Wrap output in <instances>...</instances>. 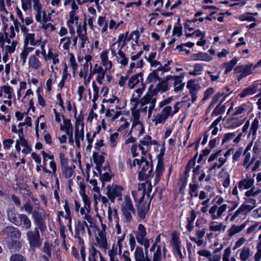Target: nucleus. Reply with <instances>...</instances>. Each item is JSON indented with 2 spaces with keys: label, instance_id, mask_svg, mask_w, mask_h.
Here are the masks:
<instances>
[{
  "label": "nucleus",
  "instance_id": "obj_1",
  "mask_svg": "<svg viewBox=\"0 0 261 261\" xmlns=\"http://www.w3.org/2000/svg\"><path fill=\"white\" fill-rule=\"evenodd\" d=\"M145 91V86L142 85V87L139 89L135 90L132 95L130 101L134 102L133 107L131 108V118L132 122L131 129L129 131V134L134 133L138 137H140L145 133V127L143 123V117L137 110V101L140 98L142 94Z\"/></svg>",
  "mask_w": 261,
  "mask_h": 261
},
{
  "label": "nucleus",
  "instance_id": "obj_2",
  "mask_svg": "<svg viewBox=\"0 0 261 261\" xmlns=\"http://www.w3.org/2000/svg\"><path fill=\"white\" fill-rule=\"evenodd\" d=\"M152 88L153 85L151 84L149 87L147 92L140 100L139 98L137 101L138 106L140 105V108H137V110L142 116H145L148 112V118L151 116L156 102L154 95L151 93Z\"/></svg>",
  "mask_w": 261,
  "mask_h": 261
},
{
  "label": "nucleus",
  "instance_id": "obj_3",
  "mask_svg": "<svg viewBox=\"0 0 261 261\" xmlns=\"http://www.w3.org/2000/svg\"><path fill=\"white\" fill-rule=\"evenodd\" d=\"M27 83L25 81H20L17 88V98L22 103L29 106L28 111H32L33 112L35 111L34 106V100L33 98L34 92L32 89H27Z\"/></svg>",
  "mask_w": 261,
  "mask_h": 261
},
{
  "label": "nucleus",
  "instance_id": "obj_4",
  "mask_svg": "<svg viewBox=\"0 0 261 261\" xmlns=\"http://www.w3.org/2000/svg\"><path fill=\"white\" fill-rule=\"evenodd\" d=\"M261 193V190L254 191V189L247 191L245 193V201L231 217L230 220H233L239 215L244 211L249 212L256 206V199L254 197Z\"/></svg>",
  "mask_w": 261,
  "mask_h": 261
},
{
  "label": "nucleus",
  "instance_id": "obj_5",
  "mask_svg": "<svg viewBox=\"0 0 261 261\" xmlns=\"http://www.w3.org/2000/svg\"><path fill=\"white\" fill-rule=\"evenodd\" d=\"M9 220L17 226L23 225L25 229H29L32 223L28 217L25 214H19L15 211H10L7 213Z\"/></svg>",
  "mask_w": 261,
  "mask_h": 261
},
{
  "label": "nucleus",
  "instance_id": "obj_6",
  "mask_svg": "<svg viewBox=\"0 0 261 261\" xmlns=\"http://www.w3.org/2000/svg\"><path fill=\"white\" fill-rule=\"evenodd\" d=\"M60 52L52 45L50 44L47 45V50H46L43 60L45 62H49L52 63L50 67L52 72H54L55 69H58V67L56 65H58L60 63Z\"/></svg>",
  "mask_w": 261,
  "mask_h": 261
},
{
  "label": "nucleus",
  "instance_id": "obj_7",
  "mask_svg": "<svg viewBox=\"0 0 261 261\" xmlns=\"http://www.w3.org/2000/svg\"><path fill=\"white\" fill-rule=\"evenodd\" d=\"M137 243L144 247V254H148V249L150 247L149 240L147 238L146 229L144 225L139 224L137 230L134 231Z\"/></svg>",
  "mask_w": 261,
  "mask_h": 261
},
{
  "label": "nucleus",
  "instance_id": "obj_8",
  "mask_svg": "<svg viewBox=\"0 0 261 261\" xmlns=\"http://www.w3.org/2000/svg\"><path fill=\"white\" fill-rule=\"evenodd\" d=\"M34 223L36 226L35 228L39 229L41 232H43L46 228V220L47 215L42 208L34 210L32 214Z\"/></svg>",
  "mask_w": 261,
  "mask_h": 261
},
{
  "label": "nucleus",
  "instance_id": "obj_9",
  "mask_svg": "<svg viewBox=\"0 0 261 261\" xmlns=\"http://www.w3.org/2000/svg\"><path fill=\"white\" fill-rule=\"evenodd\" d=\"M39 229L35 228L33 230H29L27 233V239L29 242L30 249L35 251L42 245L43 239L41 238Z\"/></svg>",
  "mask_w": 261,
  "mask_h": 261
},
{
  "label": "nucleus",
  "instance_id": "obj_10",
  "mask_svg": "<svg viewBox=\"0 0 261 261\" xmlns=\"http://www.w3.org/2000/svg\"><path fill=\"white\" fill-rule=\"evenodd\" d=\"M79 9L71 10L69 12L67 25L70 32L74 33L76 29L77 34L81 32V23L79 21Z\"/></svg>",
  "mask_w": 261,
  "mask_h": 261
},
{
  "label": "nucleus",
  "instance_id": "obj_11",
  "mask_svg": "<svg viewBox=\"0 0 261 261\" xmlns=\"http://www.w3.org/2000/svg\"><path fill=\"white\" fill-rule=\"evenodd\" d=\"M18 45V41L16 39H7V36L0 34V46L5 51L6 55H11L13 53Z\"/></svg>",
  "mask_w": 261,
  "mask_h": 261
},
{
  "label": "nucleus",
  "instance_id": "obj_12",
  "mask_svg": "<svg viewBox=\"0 0 261 261\" xmlns=\"http://www.w3.org/2000/svg\"><path fill=\"white\" fill-rule=\"evenodd\" d=\"M158 142L152 140L149 135L145 136L143 139L139 141L138 148L141 150L142 155L148 156L149 159L151 158V154L148 152L149 147L152 145H157Z\"/></svg>",
  "mask_w": 261,
  "mask_h": 261
},
{
  "label": "nucleus",
  "instance_id": "obj_13",
  "mask_svg": "<svg viewBox=\"0 0 261 261\" xmlns=\"http://www.w3.org/2000/svg\"><path fill=\"white\" fill-rule=\"evenodd\" d=\"M144 199V194L142 195V196H141L139 198L138 202L136 204L138 216L140 219V221L143 220L146 218V216L150 209V203L152 199V196L151 197H150L148 203L143 202Z\"/></svg>",
  "mask_w": 261,
  "mask_h": 261
},
{
  "label": "nucleus",
  "instance_id": "obj_14",
  "mask_svg": "<svg viewBox=\"0 0 261 261\" xmlns=\"http://www.w3.org/2000/svg\"><path fill=\"white\" fill-rule=\"evenodd\" d=\"M139 32L138 31H135L131 33L128 36V32H126L124 34H120L118 37L117 41L114 42V44H118L119 46L123 48L127 44V42L130 39L134 40L136 43H138L139 38Z\"/></svg>",
  "mask_w": 261,
  "mask_h": 261
},
{
  "label": "nucleus",
  "instance_id": "obj_15",
  "mask_svg": "<svg viewBox=\"0 0 261 261\" xmlns=\"http://www.w3.org/2000/svg\"><path fill=\"white\" fill-rule=\"evenodd\" d=\"M60 166L61 169L62 177L70 178L73 173L74 165L69 166L68 160L66 158L65 154L61 152L59 154Z\"/></svg>",
  "mask_w": 261,
  "mask_h": 261
},
{
  "label": "nucleus",
  "instance_id": "obj_16",
  "mask_svg": "<svg viewBox=\"0 0 261 261\" xmlns=\"http://www.w3.org/2000/svg\"><path fill=\"white\" fill-rule=\"evenodd\" d=\"M20 30L24 37V45L28 46L29 44L35 46L41 42L40 39L35 38L34 33H30L29 29L24 25H20Z\"/></svg>",
  "mask_w": 261,
  "mask_h": 261
},
{
  "label": "nucleus",
  "instance_id": "obj_17",
  "mask_svg": "<svg viewBox=\"0 0 261 261\" xmlns=\"http://www.w3.org/2000/svg\"><path fill=\"white\" fill-rule=\"evenodd\" d=\"M171 110V106H167L162 110L160 113L157 114L152 119V122L155 125L165 123L167 118L170 116Z\"/></svg>",
  "mask_w": 261,
  "mask_h": 261
},
{
  "label": "nucleus",
  "instance_id": "obj_18",
  "mask_svg": "<svg viewBox=\"0 0 261 261\" xmlns=\"http://www.w3.org/2000/svg\"><path fill=\"white\" fill-rule=\"evenodd\" d=\"M108 71V70L103 69V68L98 63L94 64L92 70V76L94 74H96V77L94 81L96 84V82L100 85H102L103 84V80Z\"/></svg>",
  "mask_w": 261,
  "mask_h": 261
},
{
  "label": "nucleus",
  "instance_id": "obj_19",
  "mask_svg": "<svg viewBox=\"0 0 261 261\" xmlns=\"http://www.w3.org/2000/svg\"><path fill=\"white\" fill-rule=\"evenodd\" d=\"M3 232L6 234L7 241L19 240L21 238V233L19 229L13 226H7L3 229Z\"/></svg>",
  "mask_w": 261,
  "mask_h": 261
},
{
  "label": "nucleus",
  "instance_id": "obj_20",
  "mask_svg": "<svg viewBox=\"0 0 261 261\" xmlns=\"http://www.w3.org/2000/svg\"><path fill=\"white\" fill-rule=\"evenodd\" d=\"M179 234L176 231H174L171 234V245L173 246L174 250L173 252H175L178 255L179 257L182 259L184 258L180 247V241L179 240Z\"/></svg>",
  "mask_w": 261,
  "mask_h": 261
},
{
  "label": "nucleus",
  "instance_id": "obj_21",
  "mask_svg": "<svg viewBox=\"0 0 261 261\" xmlns=\"http://www.w3.org/2000/svg\"><path fill=\"white\" fill-rule=\"evenodd\" d=\"M106 102L109 105V108L114 107L116 110L123 109L126 105V101L125 99H120L114 95H112L106 100Z\"/></svg>",
  "mask_w": 261,
  "mask_h": 261
},
{
  "label": "nucleus",
  "instance_id": "obj_22",
  "mask_svg": "<svg viewBox=\"0 0 261 261\" xmlns=\"http://www.w3.org/2000/svg\"><path fill=\"white\" fill-rule=\"evenodd\" d=\"M184 76V73H181L179 75H167V80H169V81L171 80L174 82L173 86L175 92H177L183 89L185 85V84L182 82Z\"/></svg>",
  "mask_w": 261,
  "mask_h": 261
},
{
  "label": "nucleus",
  "instance_id": "obj_23",
  "mask_svg": "<svg viewBox=\"0 0 261 261\" xmlns=\"http://www.w3.org/2000/svg\"><path fill=\"white\" fill-rule=\"evenodd\" d=\"M101 66L110 71L114 67L113 63L109 58V50H103L99 54Z\"/></svg>",
  "mask_w": 261,
  "mask_h": 261
},
{
  "label": "nucleus",
  "instance_id": "obj_24",
  "mask_svg": "<svg viewBox=\"0 0 261 261\" xmlns=\"http://www.w3.org/2000/svg\"><path fill=\"white\" fill-rule=\"evenodd\" d=\"M89 66L83 65L80 68L79 75L80 78L83 79L84 85L87 87L89 86L90 81L92 78V68L90 69V72L88 74Z\"/></svg>",
  "mask_w": 261,
  "mask_h": 261
},
{
  "label": "nucleus",
  "instance_id": "obj_25",
  "mask_svg": "<svg viewBox=\"0 0 261 261\" xmlns=\"http://www.w3.org/2000/svg\"><path fill=\"white\" fill-rule=\"evenodd\" d=\"M169 80H167V76L163 79H161L154 88H152L151 93L154 95L159 93H162L169 90Z\"/></svg>",
  "mask_w": 261,
  "mask_h": 261
},
{
  "label": "nucleus",
  "instance_id": "obj_26",
  "mask_svg": "<svg viewBox=\"0 0 261 261\" xmlns=\"http://www.w3.org/2000/svg\"><path fill=\"white\" fill-rule=\"evenodd\" d=\"M21 147L22 148V153L25 154H29L32 150L31 144L24 138H20V139H17L16 141L15 148L16 150L20 151Z\"/></svg>",
  "mask_w": 261,
  "mask_h": 261
},
{
  "label": "nucleus",
  "instance_id": "obj_27",
  "mask_svg": "<svg viewBox=\"0 0 261 261\" xmlns=\"http://www.w3.org/2000/svg\"><path fill=\"white\" fill-rule=\"evenodd\" d=\"M96 242L92 243L100 249L103 250L105 252L109 248L108 240L106 234H103L102 233H98V236L95 237Z\"/></svg>",
  "mask_w": 261,
  "mask_h": 261
},
{
  "label": "nucleus",
  "instance_id": "obj_28",
  "mask_svg": "<svg viewBox=\"0 0 261 261\" xmlns=\"http://www.w3.org/2000/svg\"><path fill=\"white\" fill-rule=\"evenodd\" d=\"M35 11V18L37 22L42 23L46 19V13L43 10L41 3L33 5Z\"/></svg>",
  "mask_w": 261,
  "mask_h": 261
},
{
  "label": "nucleus",
  "instance_id": "obj_29",
  "mask_svg": "<svg viewBox=\"0 0 261 261\" xmlns=\"http://www.w3.org/2000/svg\"><path fill=\"white\" fill-rule=\"evenodd\" d=\"M85 227H87L88 233L91 235V230L87 222L85 221L79 220L75 225V236L84 235L86 233Z\"/></svg>",
  "mask_w": 261,
  "mask_h": 261
},
{
  "label": "nucleus",
  "instance_id": "obj_30",
  "mask_svg": "<svg viewBox=\"0 0 261 261\" xmlns=\"http://www.w3.org/2000/svg\"><path fill=\"white\" fill-rule=\"evenodd\" d=\"M228 154V150H227L225 153L223 152L222 150H220L216 152L215 154L211 155L208 159V161L211 162L215 160V159L218 156H220L219 158V162L220 163L219 164H216L215 166H217L218 167H220L223 165L224 162L226 161L227 159V155Z\"/></svg>",
  "mask_w": 261,
  "mask_h": 261
},
{
  "label": "nucleus",
  "instance_id": "obj_31",
  "mask_svg": "<svg viewBox=\"0 0 261 261\" xmlns=\"http://www.w3.org/2000/svg\"><path fill=\"white\" fill-rule=\"evenodd\" d=\"M122 187L116 185L112 189H109L107 193L108 197L111 202H114L116 197H121L122 196L121 191Z\"/></svg>",
  "mask_w": 261,
  "mask_h": 261
},
{
  "label": "nucleus",
  "instance_id": "obj_32",
  "mask_svg": "<svg viewBox=\"0 0 261 261\" xmlns=\"http://www.w3.org/2000/svg\"><path fill=\"white\" fill-rule=\"evenodd\" d=\"M140 82H141V85L140 87L138 88V89L141 88L142 87V85L145 86V85L143 82L142 73H139L137 74L133 75L128 81V86L130 89H133L137 85H138ZM145 88L146 86H145ZM137 89H138V88Z\"/></svg>",
  "mask_w": 261,
  "mask_h": 261
},
{
  "label": "nucleus",
  "instance_id": "obj_33",
  "mask_svg": "<svg viewBox=\"0 0 261 261\" xmlns=\"http://www.w3.org/2000/svg\"><path fill=\"white\" fill-rule=\"evenodd\" d=\"M135 261H151L148 256V254H144L143 249L141 246H137L134 252Z\"/></svg>",
  "mask_w": 261,
  "mask_h": 261
},
{
  "label": "nucleus",
  "instance_id": "obj_34",
  "mask_svg": "<svg viewBox=\"0 0 261 261\" xmlns=\"http://www.w3.org/2000/svg\"><path fill=\"white\" fill-rule=\"evenodd\" d=\"M92 86L93 89V96H91V93L90 90H88L89 99L91 100L93 102V108L94 109H96L97 108V106L96 104V101L98 98L99 97V87L95 84V81H92Z\"/></svg>",
  "mask_w": 261,
  "mask_h": 261
},
{
  "label": "nucleus",
  "instance_id": "obj_35",
  "mask_svg": "<svg viewBox=\"0 0 261 261\" xmlns=\"http://www.w3.org/2000/svg\"><path fill=\"white\" fill-rule=\"evenodd\" d=\"M42 62L36 56L31 55L28 59V66L29 69L37 70L42 67Z\"/></svg>",
  "mask_w": 261,
  "mask_h": 261
},
{
  "label": "nucleus",
  "instance_id": "obj_36",
  "mask_svg": "<svg viewBox=\"0 0 261 261\" xmlns=\"http://www.w3.org/2000/svg\"><path fill=\"white\" fill-rule=\"evenodd\" d=\"M8 248L11 252H19L22 248V243L19 240L7 241Z\"/></svg>",
  "mask_w": 261,
  "mask_h": 261
},
{
  "label": "nucleus",
  "instance_id": "obj_37",
  "mask_svg": "<svg viewBox=\"0 0 261 261\" xmlns=\"http://www.w3.org/2000/svg\"><path fill=\"white\" fill-rule=\"evenodd\" d=\"M77 34L78 35L74 37L72 40L73 46L76 48L77 44H79L81 48H84L85 44L88 41V39L85 35L82 34L81 32Z\"/></svg>",
  "mask_w": 261,
  "mask_h": 261
},
{
  "label": "nucleus",
  "instance_id": "obj_38",
  "mask_svg": "<svg viewBox=\"0 0 261 261\" xmlns=\"http://www.w3.org/2000/svg\"><path fill=\"white\" fill-rule=\"evenodd\" d=\"M0 97L4 99H12L13 93V89L9 85H4L0 88Z\"/></svg>",
  "mask_w": 261,
  "mask_h": 261
},
{
  "label": "nucleus",
  "instance_id": "obj_39",
  "mask_svg": "<svg viewBox=\"0 0 261 261\" xmlns=\"http://www.w3.org/2000/svg\"><path fill=\"white\" fill-rule=\"evenodd\" d=\"M146 184H142L141 185H139L137 190H133L132 191V195L133 197L134 201L137 204L138 202L139 198L142 196V195L146 194Z\"/></svg>",
  "mask_w": 261,
  "mask_h": 261
},
{
  "label": "nucleus",
  "instance_id": "obj_40",
  "mask_svg": "<svg viewBox=\"0 0 261 261\" xmlns=\"http://www.w3.org/2000/svg\"><path fill=\"white\" fill-rule=\"evenodd\" d=\"M88 261H96L97 258V254L99 255V257L103 256L101 252L98 250L94 244H90L88 248Z\"/></svg>",
  "mask_w": 261,
  "mask_h": 261
},
{
  "label": "nucleus",
  "instance_id": "obj_41",
  "mask_svg": "<svg viewBox=\"0 0 261 261\" xmlns=\"http://www.w3.org/2000/svg\"><path fill=\"white\" fill-rule=\"evenodd\" d=\"M75 118V130L74 131H84V116L81 112L78 115L74 114Z\"/></svg>",
  "mask_w": 261,
  "mask_h": 261
},
{
  "label": "nucleus",
  "instance_id": "obj_42",
  "mask_svg": "<svg viewBox=\"0 0 261 261\" xmlns=\"http://www.w3.org/2000/svg\"><path fill=\"white\" fill-rule=\"evenodd\" d=\"M60 129L65 132L66 135H71L73 132V126L71 121L69 119H63V123H61Z\"/></svg>",
  "mask_w": 261,
  "mask_h": 261
},
{
  "label": "nucleus",
  "instance_id": "obj_43",
  "mask_svg": "<svg viewBox=\"0 0 261 261\" xmlns=\"http://www.w3.org/2000/svg\"><path fill=\"white\" fill-rule=\"evenodd\" d=\"M192 60L195 61H200L210 62L212 60V57L207 53L205 52H199L194 54L191 56Z\"/></svg>",
  "mask_w": 261,
  "mask_h": 261
},
{
  "label": "nucleus",
  "instance_id": "obj_44",
  "mask_svg": "<svg viewBox=\"0 0 261 261\" xmlns=\"http://www.w3.org/2000/svg\"><path fill=\"white\" fill-rule=\"evenodd\" d=\"M151 158L149 159L148 156L142 155L141 163L140 166V167H141L140 172L143 173L148 170V173H149L151 171L152 167L151 166Z\"/></svg>",
  "mask_w": 261,
  "mask_h": 261
},
{
  "label": "nucleus",
  "instance_id": "obj_45",
  "mask_svg": "<svg viewBox=\"0 0 261 261\" xmlns=\"http://www.w3.org/2000/svg\"><path fill=\"white\" fill-rule=\"evenodd\" d=\"M259 230H261V222H255L247 228L246 234H252L254 236ZM258 239L261 240V232L258 236Z\"/></svg>",
  "mask_w": 261,
  "mask_h": 261
},
{
  "label": "nucleus",
  "instance_id": "obj_46",
  "mask_svg": "<svg viewBox=\"0 0 261 261\" xmlns=\"http://www.w3.org/2000/svg\"><path fill=\"white\" fill-rule=\"evenodd\" d=\"M49 167L51 170L47 169L46 167L43 168V171L44 172L50 175L51 178H55L58 179V177L57 176V164L54 161V159L51 160L49 162Z\"/></svg>",
  "mask_w": 261,
  "mask_h": 261
},
{
  "label": "nucleus",
  "instance_id": "obj_47",
  "mask_svg": "<svg viewBox=\"0 0 261 261\" xmlns=\"http://www.w3.org/2000/svg\"><path fill=\"white\" fill-rule=\"evenodd\" d=\"M257 86L254 85H251L246 88H245L243 91L239 94V96L241 98H244L250 95L254 94L256 92Z\"/></svg>",
  "mask_w": 261,
  "mask_h": 261
},
{
  "label": "nucleus",
  "instance_id": "obj_48",
  "mask_svg": "<svg viewBox=\"0 0 261 261\" xmlns=\"http://www.w3.org/2000/svg\"><path fill=\"white\" fill-rule=\"evenodd\" d=\"M33 50V47L25 45L23 46V49L20 54V62H21L22 65L25 64L28 55Z\"/></svg>",
  "mask_w": 261,
  "mask_h": 261
},
{
  "label": "nucleus",
  "instance_id": "obj_49",
  "mask_svg": "<svg viewBox=\"0 0 261 261\" xmlns=\"http://www.w3.org/2000/svg\"><path fill=\"white\" fill-rule=\"evenodd\" d=\"M129 126V122L124 117L120 118L118 122V128L117 132L124 133Z\"/></svg>",
  "mask_w": 261,
  "mask_h": 261
},
{
  "label": "nucleus",
  "instance_id": "obj_50",
  "mask_svg": "<svg viewBox=\"0 0 261 261\" xmlns=\"http://www.w3.org/2000/svg\"><path fill=\"white\" fill-rule=\"evenodd\" d=\"M100 175V179H111L113 177V174L109 167H105L98 170Z\"/></svg>",
  "mask_w": 261,
  "mask_h": 261
},
{
  "label": "nucleus",
  "instance_id": "obj_51",
  "mask_svg": "<svg viewBox=\"0 0 261 261\" xmlns=\"http://www.w3.org/2000/svg\"><path fill=\"white\" fill-rule=\"evenodd\" d=\"M19 32L18 27L17 21H15L14 25H11L9 28V31L6 32L7 39H10V40L15 39L16 33Z\"/></svg>",
  "mask_w": 261,
  "mask_h": 261
},
{
  "label": "nucleus",
  "instance_id": "obj_52",
  "mask_svg": "<svg viewBox=\"0 0 261 261\" xmlns=\"http://www.w3.org/2000/svg\"><path fill=\"white\" fill-rule=\"evenodd\" d=\"M53 73L49 75L45 83L46 91L49 93L52 91L53 86L57 77V73L55 71Z\"/></svg>",
  "mask_w": 261,
  "mask_h": 261
},
{
  "label": "nucleus",
  "instance_id": "obj_53",
  "mask_svg": "<svg viewBox=\"0 0 261 261\" xmlns=\"http://www.w3.org/2000/svg\"><path fill=\"white\" fill-rule=\"evenodd\" d=\"M121 114V111H115L113 109L107 110L105 113V116L108 118H110L113 121L117 119Z\"/></svg>",
  "mask_w": 261,
  "mask_h": 261
},
{
  "label": "nucleus",
  "instance_id": "obj_54",
  "mask_svg": "<svg viewBox=\"0 0 261 261\" xmlns=\"http://www.w3.org/2000/svg\"><path fill=\"white\" fill-rule=\"evenodd\" d=\"M74 137L75 146L80 148L84 139V131H74Z\"/></svg>",
  "mask_w": 261,
  "mask_h": 261
},
{
  "label": "nucleus",
  "instance_id": "obj_55",
  "mask_svg": "<svg viewBox=\"0 0 261 261\" xmlns=\"http://www.w3.org/2000/svg\"><path fill=\"white\" fill-rule=\"evenodd\" d=\"M252 73L251 70V65H243L242 70L241 73L238 76L237 80L238 81H241L244 77L249 75Z\"/></svg>",
  "mask_w": 261,
  "mask_h": 261
},
{
  "label": "nucleus",
  "instance_id": "obj_56",
  "mask_svg": "<svg viewBox=\"0 0 261 261\" xmlns=\"http://www.w3.org/2000/svg\"><path fill=\"white\" fill-rule=\"evenodd\" d=\"M92 158L96 165L97 169L99 170V168L101 166L105 161L103 155L101 153L94 152L93 153Z\"/></svg>",
  "mask_w": 261,
  "mask_h": 261
},
{
  "label": "nucleus",
  "instance_id": "obj_57",
  "mask_svg": "<svg viewBox=\"0 0 261 261\" xmlns=\"http://www.w3.org/2000/svg\"><path fill=\"white\" fill-rule=\"evenodd\" d=\"M203 71V65L200 63L195 64L193 66V70L189 72L191 76H197L201 75Z\"/></svg>",
  "mask_w": 261,
  "mask_h": 261
},
{
  "label": "nucleus",
  "instance_id": "obj_58",
  "mask_svg": "<svg viewBox=\"0 0 261 261\" xmlns=\"http://www.w3.org/2000/svg\"><path fill=\"white\" fill-rule=\"evenodd\" d=\"M71 44V39L69 37H63L60 39L59 45L63 50H68Z\"/></svg>",
  "mask_w": 261,
  "mask_h": 261
},
{
  "label": "nucleus",
  "instance_id": "obj_59",
  "mask_svg": "<svg viewBox=\"0 0 261 261\" xmlns=\"http://www.w3.org/2000/svg\"><path fill=\"white\" fill-rule=\"evenodd\" d=\"M118 57H117V61L118 63L120 64L123 66L127 65L128 61V59L125 56V53L122 50L119 49L117 51Z\"/></svg>",
  "mask_w": 261,
  "mask_h": 261
},
{
  "label": "nucleus",
  "instance_id": "obj_60",
  "mask_svg": "<svg viewBox=\"0 0 261 261\" xmlns=\"http://www.w3.org/2000/svg\"><path fill=\"white\" fill-rule=\"evenodd\" d=\"M69 61L68 64L69 66L72 68V73L74 75L77 70L78 65L76 62L75 58L74 55L72 53H69Z\"/></svg>",
  "mask_w": 261,
  "mask_h": 261
},
{
  "label": "nucleus",
  "instance_id": "obj_61",
  "mask_svg": "<svg viewBox=\"0 0 261 261\" xmlns=\"http://www.w3.org/2000/svg\"><path fill=\"white\" fill-rule=\"evenodd\" d=\"M205 174L203 170H200V167L197 166L193 170V179H203Z\"/></svg>",
  "mask_w": 261,
  "mask_h": 261
},
{
  "label": "nucleus",
  "instance_id": "obj_62",
  "mask_svg": "<svg viewBox=\"0 0 261 261\" xmlns=\"http://www.w3.org/2000/svg\"><path fill=\"white\" fill-rule=\"evenodd\" d=\"M158 70H154L151 72L148 75L147 78V82L150 83H154L157 81H159L161 78H160L158 75Z\"/></svg>",
  "mask_w": 261,
  "mask_h": 261
},
{
  "label": "nucleus",
  "instance_id": "obj_63",
  "mask_svg": "<svg viewBox=\"0 0 261 261\" xmlns=\"http://www.w3.org/2000/svg\"><path fill=\"white\" fill-rule=\"evenodd\" d=\"M252 253L250 249L247 247H244L242 249L240 254V258L242 261L247 260L251 256Z\"/></svg>",
  "mask_w": 261,
  "mask_h": 261
},
{
  "label": "nucleus",
  "instance_id": "obj_64",
  "mask_svg": "<svg viewBox=\"0 0 261 261\" xmlns=\"http://www.w3.org/2000/svg\"><path fill=\"white\" fill-rule=\"evenodd\" d=\"M47 41L44 40L42 41L40 44V48L36 49L35 51V54L33 55V56H36V57H39L40 55H42L43 59H44L46 49H45V44L46 43Z\"/></svg>",
  "mask_w": 261,
  "mask_h": 261
}]
</instances>
